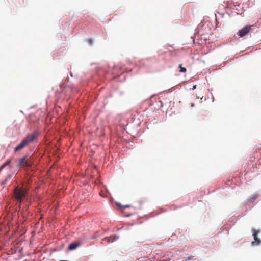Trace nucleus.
I'll use <instances>...</instances> for the list:
<instances>
[{
  "mask_svg": "<svg viewBox=\"0 0 261 261\" xmlns=\"http://www.w3.org/2000/svg\"><path fill=\"white\" fill-rule=\"evenodd\" d=\"M6 166V164H3V165L0 167V171H2V170L3 169H4V168L5 167V166Z\"/></svg>",
  "mask_w": 261,
  "mask_h": 261,
  "instance_id": "nucleus-9",
  "label": "nucleus"
},
{
  "mask_svg": "<svg viewBox=\"0 0 261 261\" xmlns=\"http://www.w3.org/2000/svg\"><path fill=\"white\" fill-rule=\"evenodd\" d=\"M32 162L30 160L28 159L25 163V166L29 167H30L32 165Z\"/></svg>",
  "mask_w": 261,
  "mask_h": 261,
  "instance_id": "nucleus-7",
  "label": "nucleus"
},
{
  "mask_svg": "<svg viewBox=\"0 0 261 261\" xmlns=\"http://www.w3.org/2000/svg\"><path fill=\"white\" fill-rule=\"evenodd\" d=\"M29 188L26 186H18L14 190L13 195L15 199L20 203L27 199Z\"/></svg>",
  "mask_w": 261,
  "mask_h": 261,
  "instance_id": "nucleus-1",
  "label": "nucleus"
},
{
  "mask_svg": "<svg viewBox=\"0 0 261 261\" xmlns=\"http://www.w3.org/2000/svg\"><path fill=\"white\" fill-rule=\"evenodd\" d=\"M88 42L90 44H92V42H93V41L92 39H88Z\"/></svg>",
  "mask_w": 261,
  "mask_h": 261,
  "instance_id": "nucleus-10",
  "label": "nucleus"
},
{
  "mask_svg": "<svg viewBox=\"0 0 261 261\" xmlns=\"http://www.w3.org/2000/svg\"><path fill=\"white\" fill-rule=\"evenodd\" d=\"M196 85H194V86H193V88H192V89H195L196 88Z\"/></svg>",
  "mask_w": 261,
  "mask_h": 261,
  "instance_id": "nucleus-12",
  "label": "nucleus"
},
{
  "mask_svg": "<svg viewBox=\"0 0 261 261\" xmlns=\"http://www.w3.org/2000/svg\"><path fill=\"white\" fill-rule=\"evenodd\" d=\"M79 245L80 244L79 243H73L69 245L68 249L71 250H74L76 249Z\"/></svg>",
  "mask_w": 261,
  "mask_h": 261,
  "instance_id": "nucleus-6",
  "label": "nucleus"
},
{
  "mask_svg": "<svg viewBox=\"0 0 261 261\" xmlns=\"http://www.w3.org/2000/svg\"><path fill=\"white\" fill-rule=\"evenodd\" d=\"M179 68H180V72H186L187 71V69L185 67H182V64L179 65Z\"/></svg>",
  "mask_w": 261,
  "mask_h": 261,
  "instance_id": "nucleus-8",
  "label": "nucleus"
},
{
  "mask_svg": "<svg viewBox=\"0 0 261 261\" xmlns=\"http://www.w3.org/2000/svg\"><path fill=\"white\" fill-rule=\"evenodd\" d=\"M10 160H7L4 164H6V165L7 166L10 163Z\"/></svg>",
  "mask_w": 261,
  "mask_h": 261,
  "instance_id": "nucleus-11",
  "label": "nucleus"
},
{
  "mask_svg": "<svg viewBox=\"0 0 261 261\" xmlns=\"http://www.w3.org/2000/svg\"><path fill=\"white\" fill-rule=\"evenodd\" d=\"M38 136V133L37 131L33 132L32 134H28L21 142L15 147V152L21 150L29 144L35 141Z\"/></svg>",
  "mask_w": 261,
  "mask_h": 261,
  "instance_id": "nucleus-2",
  "label": "nucleus"
},
{
  "mask_svg": "<svg viewBox=\"0 0 261 261\" xmlns=\"http://www.w3.org/2000/svg\"><path fill=\"white\" fill-rule=\"evenodd\" d=\"M253 236L254 239V241L252 242V244L254 245L256 244L258 245L260 243L261 241L257 238V234L259 233V231L255 229L252 230Z\"/></svg>",
  "mask_w": 261,
  "mask_h": 261,
  "instance_id": "nucleus-4",
  "label": "nucleus"
},
{
  "mask_svg": "<svg viewBox=\"0 0 261 261\" xmlns=\"http://www.w3.org/2000/svg\"><path fill=\"white\" fill-rule=\"evenodd\" d=\"M28 159L26 156H24L21 159H20L19 161L18 166L19 167L22 166H25V163L27 161Z\"/></svg>",
  "mask_w": 261,
  "mask_h": 261,
  "instance_id": "nucleus-5",
  "label": "nucleus"
},
{
  "mask_svg": "<svg viewBox=\"0 0 261 261\" xmlns=\"http://www.w3.org/2000/svg\"><path fill=\"white\" fill-rule=\"evenodd\" d=\"M251 30V27L250 26H246L244 27L242 29L240 30L238 34L239 36H240L241 37H244L246 35H247L249 31Z\"/></svg>",
  "mask_w": 261,
  "mask_h": 261,
  "instance_id": "nucleus-3",
  "label": "nucleus"
}]
</instances>
